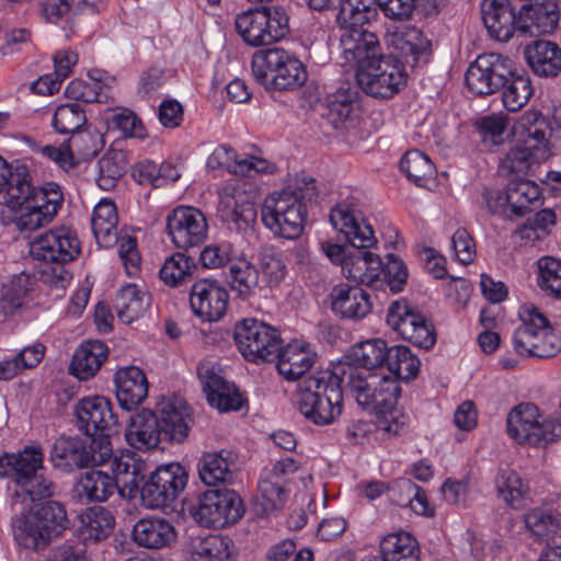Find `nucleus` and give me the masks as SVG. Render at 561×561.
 <instances>
[{
    "label": "nucleus",
    "mask_w": 561,
    "mask_h": 561,
    "mask_svg": "<svg viewBox=\"0 0 561 561\" xmlns=\"http://www.w3.org/2000/svg\"><path fill=\"white\" fill-rule=\"evenodd\" d=\"M353 394H355L358 407L374 413L377 422L359 420L353 437L366 435L374 427L388 436L402 434L407 427V416L394 408L400 387L386 376L368 373L366 376L353 375Z\"/></svg>",
    "instance_id": "1"
},
{
    "label": "nucleus",
    "mask_w": 561,
    "mask_h": 561,
    "mask_svg": "<svg viewBox=\"0 0 561 561\" xmlns=\"http://www.w3.org/2000/svg\"><path fill=\"white\" fill-rule=\"evenodd\" d=\"M351 369V358L344 356L332 369L318 370L305 377L295 392L297 410L316 425H328L342 413V382Z\"/></svg>",
    "instance_id": "2"
},
{
    "label": "nucleus",
    "mask_w": 561,
    "mask_h": 561,
    "mask_svg": "<svg viewBox=\"0 0 561 561\" xmlns=\"http://www.w3.org/2000/svg\"><path fill=\"white\" fill-rule=\"evenodd\" d=\"M317 196L312 178L301 175L285 188L267 195L261 208V220L273 234L294 240L301 236L307 220V202Z\"/></svg>",
    "instance_id": "3"
},
{
    "label": "nucleus",
    "mask_w": 561,
    "mask_h": 561,
    "mask_svg": "<svg viewBox=\"0 0 561 561\" xmlns=\"http://www.w3.org/2000/svg\"><path fill=\"white\" fill-rule=\"evenodd\" d=\"M46 471L44 451L38 444L26 445L16 453L0 456V478H8L16 485L13 504L21 497L32 502L51 497L56 485Z\"/></svg>",
    "instance_id": "4"
},
{
    "label": "nucleus",
    "mask_w": 561,
    "mask_h": 561,
    "mask_svg": "<svg viewBox=\"0 0 561 561\" xmlns=\"http://www.w3.org/2000/svg\"><path fill=\"white\" fill-rule=\"evenodd\" d=\"M520 325L512 336L514 351L524 357L549 358L561 352V333L550 324L547 316L533 304H524L518 311Z\"/></svg>",
    "instance_id": "5"
},
{
    "label": "nucleus",
    "mask_w": 561,
    "mask_h": 561,
    "mask_svg": "<svg viewBox=\"0 0 561 561\" xmlns=\"http://www.w3.org/2000/svg\"><path fill=\"white\" fill-rule=\"evenodd\" d=\"M69 519L65 506L57 501H47L34 506L14 524L16 542L30 550L45 549L68 528Z\"/></svg>",
    "instance_id": "6"
},
{
    "label": "nucleus",
    "mask_w": 561,
    "mask_h": 561,
    "mask_svg": "<svg viewBox=\"0 0 561 561\" xmlns=\"http://www.w3.org/2000/svg\"><path fill=\"white\" fill-rule=\"evenodd\" d=\"M80 252L77 233L67 227L51 229L30 243V253L35 260L57 264L50 273L45 272L44 277L46 283L60 288L71 279L65 265L77 259Z\"/></svg>",
    "instance_id": "7"
},
{
    "label": "nucleus",
    "mask_w": 561,
    "mask_h": 561,
    "mask_svg": "<svg viewBox=\"0 0 561 561\" xmlns=\"http://www.w3.org/2000/svg\"><path fill=\"white\" fill-rule=\"evenodd\" d=\"M252 75L266 90H294L307 80L301 61L282 48H267L254 53Z\"/></svg>",
    "instance_id": "8"
},
{
    "label": "nucleus",
    "mask_w": 561,
    "mask_h": 561,
    "mask_svg": "<svg viewBox=\"0 0 561 561\" xmlns=\"http://www.w3.org/2000/svg\"><path fill=\"white\" fill-rule=\"evenodd\" d=\"M234 27L248 45L267 46L289 34V14L282 5H261L238 13Z\"/></svg>",
    "instance_id": "9"
},
{
    "label": "nucleus",
    "mask_w": 561,
    "mask_h": 561,
    "mask_svg": "<svg viewBox=\"0 0 561 561\" xmlns=\"http://www.w3.org/2000/svg\"><path fill=\"white\" fill-rule=\"evenodd\" d=\"M539 419L535 404L522 403L507 415V433L516 443L531 446H546L561 438V416Z\"/></svg>",
    "instance_id": "10"
},
{
    "label": "nucleus",
    "mask_w": 561,
    "mask_h": 561,
    "mask_svg": "<svg viewBox=\"0 0 561 561\" xmlns=\"http://www.w3.org/2000/svg\"><path fill=\"white\" fill-rule=\"evenodd\" d=\"M379 242L373 225L362 213L353 210V282L374 285L382 272Z\"/></svg>",
    "instance_id": "11"
},
{
    "label": "nucleus",
    "mask_w": 561,
    "mask_h": 561,
    "mask_svg": "<svg viewBox=\"0 0 561 561\" xmlns=\"http://www.w3.org/2000/svg\"><path fill=\"white\" fill-rule=\"evenodd\" d=\"M233 339L242 356L252 363L273 362L283 344L276 328L255 318L237 322Z\"/></svg>",
    "instance_id": "12"
},
{
    "label": "nucleus",
    "mask_w": 561,
    "mask_h": 561,
    "mask_svg": "<svg viewBox=\"0 0 561 561\" xmlns=\"http://www.w3.org/2000/svg\"><path fill=\"white\" fill-rule=\"evenodd\" d=\"M354 76L366 94L380 99H389L399 93L408 78L402 62L392 56H385L355 69Z\"/></svg>",
    "instance_id": "13"
},
{
    "label": "nucleus",
    "mask_w": 561,
    "mask_h": 561,
    "mask_svg": "<svg viewBox=\"0 0 561 561\" xmlns=\"http://www.w3.org/2000/svg\"><path fill=\"white\" fill-rule=\"evenodd\" d=\"M256 193L244 181L226 183L219 190V214L230 230L245 232L256 221Z\"/></svg>",
    "instance_id": "14"
},
{
    "label": "nucleus",
    "mask_w": 561,
    "mask_h": 561,
    "mask_svg": "<svg viewBox=\"0 0 561 561\" xmlns=\"http://www.w3.org/2000/svg\"><path fill=\"white\" fill-rule=\"evenodd\" d=\"M13 184L3 195L4 203L11 209L16 205L34 206L38 211H45L48 208L50 219L57 215L64 203V194L59 184L55 182H46L42 186H34L31 183V176L26 168L18 170Z\"/></svg>",
    "instance_id": "15"
},
{
    "label": "nucleus",
    "mask_w": 561,
    "mask_h": 561,
    "mask_svg": "<svg viewBox=\"0 0 561 561\" xmlns=\"http://www.w3.org/2000/svg\"><path fill=\"white\" fill-rule=\"evenodd\" d=\"M513 75V61L496 53L479 55L465 75L467 88L478 96L491 95L504 88Z\"/></svg>",
    "instance_id": "16"
},
{
    "label": "nucleus",
    "mask_w": 561,
    "mask_h": 561,
    "mask_svg": "<svg viewBox=\"0 0 561 561\" xmlns=\"http://www.w3.org/2000/svg\"><path fill=\"white\" fill-rule=\"evenodd\" d=\"M243 514L240 496L232 490H208L192 507L194 519L202 526L222 528L236 523Z\"/></svg>",
    "instance_id": "17"
},
{
    "label": "nucleus",
    "mask_w": 561,
    "mask_h": 561,
    "mask_svg": "<svg viewBox=\"0 0 561 561\" xmlns=\"http://www.w3.org/2000/svg\"><path fill=\"white\" fill-rule=\"evenodd\" d=\"M187 473L180 463L157 468L140 488V499L145 507L156 510L170 506L184 491Z\"/></svg>",
    "instance_id": "18"
},
{
    "label": "nucleus",
    "mask_w": 561,
    "mask_h": 561,
    "mask_svg": "<svg viewBox=\"0 0 561 561\" xmlns=\"http://www.w3.org/2000/svg\"><path fill=\"white\" fill-rule=\"evenodd\" d=\"M386 320L403 340L415 346L428 350L436 342L433 324L422 313L411 309L407 300L393 301L389 306Z\"/></svg>",
    "instance_id": "19"
},
{
    "label": "nucleus",
    "mask_w": 561,
    "mask_h": 561,
    "mask_svg": "<svg viewBox=\"0 0 561 561\" xmlns=\"http://www.w3.org/2000/svg\"><path fill=\"white\" fill-rule=\"evenodd\" d=\"M167 231L176 248L187 250L206 240L208 224L198 208L179 206L167 217Z\"/></svg>",
    "instance_id": "20"
},
{
    "label": "nucleus",
    "mask_w": 561,
    "mask_h": 561,
    "mask_svg": "<svg viewBox=\"0 0 561 561\" xmlns=\"http://www.w3.org/2000/svg\"><path fill=\"white\" fill-rule=\"evenodd\" d=\"M228 301L229 294L218 280L203 278L191 287L190 306L202 321L220 320L227 311Z\"/></svg>",
    "instance_id": "21"
},
{
    "label": "nucleus",
    "mask_w": 561,
    "mask_h": 561,
    "mask_svg": "<svg viewBox=\"0 0 561 561\" xmlns=\"http://www.w3.org/2000/svg\"><path fill=\"white\" fill-rule=\"evenodd\" d=\"M79 430L88 436L111 433L117 426L112 402L103 396L82 398L76 405Z\"/></svg>",
    "instance_id": "22"
},
{
    "label": "nucleus",
    "mask_w": 561,
    "mask_h": 561,
    "mask_svg": "<svg viewBox=\"0 0 561 561\" xmlns=\"http://www.w3.org/2000/svg\"><path fill=\"white\" fill-rule=\"evenodd\" d=\"M514 133L517 142L529 147L535 156H550L551 129L547 118L537 110H528L516 122Z\"/></svg>",
    "instance_id": "23"
},
{
    "label": "nucleus",
    "mask_w": 561,
    "mask_h": 561,
    "mask_svg": "<svg viewBox=\"0 0 561 561\" xmlns=\"http://www.w3.org/2000/svg\"><path fill=\"white\" fill-rule=\"evenodd\" d=\"M481 15L490 36L500 42H507L518 31L519 13L510 0H483Z\"/></svg>",
    "instance_id": "24"
},
{
    "label": "nucleus",
    "mask_w": 561,
    "mask_h": 561,
    "mask_svg": "<svg viewBox=\"0 0 561 561\" xmlns=\"http://www.w3.org/2000/svg\"><path fill=\"white\" fill-rule=\"evenodd\" d=\"M158 414L144 409L130 416L125 431L127 444L136 450L156 449L163 439Z\"/></svg>",
    "instance_id": "25"
},
{
    "label": "nucleus",
    "mask_w": 561,
    "mask_h": 561,
    "mask_svg": "<svg viewBox=\"0 0 561 561\" xmlns=\"http://www.w3.org/2000/svg\"><path fill=\"white\" fill-rule=\"evenodd\" d=\"M159 425L163 439L182 443L188 435L193 422L190 408L180 398H173L160 403Z\"/></svg>",
    "instance_id": "26"
},
{
    "label": "nucleus",
    "mask_w": 561,
    "mask_h": 561,
    "mask_svg": "<svg viewBox=\"0 0 561 561\" xmlns=\"http://www.w3.org/2000/svg\"><path fill=\"white\" fill-rule=\"evenodd\" d=\"M197 467L201 481L206 485L231 483L238 469V455L229 449L205 453Z\"/></svg>",
    "instance_id": "27"
},
{
    "label": "nucleus",
    "mask_w": 561,
    "mask_h": 561,
    "mask_svg": "<svg viewBox=\"0 0 561 561\" xmlns=\"http://www.w3.org/2000/svg\"><path fill=\"white\" fill-rule=\"evenodd\" d=\"M317 353L309 344L299 341H293L277 352L276 368L278 374L288 381H295L316 364Z\"/></svg>",
    "instance_id": "28"
},
{
    "label": "nucleus",
    "mask_w": 561,
    "mask_h": 561,
    "mask_svg": "<svg viewBox=\"0 0 561 561\" xmlns=\"http://www.w3.org/2000/svg\"><path fill=\"white\" fill-rule=\"evenodd\" d=\"M133 540L142 548L158 550L171 546L176 539L174 526L161 517H144L133 527Z\"/></svg>",
    "instance_id": "29"
},
{
    "label": "nucleus",
    "mask_w": 561,
    "mask_h": 561,
    "mask_svg": "<svg viewBox=\"0 0 561 561\" xmlns=\"http://www.w3.org/2000/svg\"><path fill=\"white\" fill-rule=\"evenodd\" d=\"M115 386L117 401L127 411L142 403L148 394L147 377L136 366L119 368L115 374Z\"/></svg>",
    "instance_id": "30"
},
{
    "label": "nucleus",
    "mask_w": 561,
    "mask_h": 561,
    "mask_svg": "<svg viewBox=\"0 0 561 561\" xmlns=\"http://www.w3.org/2000/svg\"><path fill=\"white\" fill-rule=\"evenodd\" d=\"M560 11L554 1L524 4L519 10L518 31L526 33H552L559 23Z\"/></svg>",
    "instance_id": "31"
},
{
    "label": "nucleus",
    "mask_w": 561,
    "mask_h": 561,
    "mask_svg": "<svg viewBox=\"0 0 561 561\" xmlns=\"http://www.w3.org/2000/svg\"><path fill=\"white\" fill-rule=\"evenodd\" d=\"M525 58L531 70L546 78H553L561 71V48L550 41L537 39L527 45Z\"/></svg>",
    "instance_id": "32"
},
{
    "label": "nucleus",
    "mask_w": 561,
    "mask_h": 561,
    "mask_svg": "<svg viewBox=\"0 0 561 561\" xmlns=\"http://www.w3.org/2000/svg\"><path fill=\"white\" fill-rule=\"evenodd\" d=\"M330 222L340 234L339 242L325 241L321 248L332 263L343 265L346 260V245L351 243V204L339 203L332 207Z\"/></svg>",
    "instance_id": "33"
},
{
    "label": "nucleus",
    "mask_w": 561,
    "mask_h": 561,
    "mask_svg": "<svg viewBox=\"0 0 561 561\" xmlns=\"http://www.w3.org/2000/svg\"><path fill=\"white\" fill-rule=\"evenodd\" d=\"M389 43L407 64H425L431 55V42L416 27L394 32Z\"/></svg>",
    "instance_id": "34"
},
{
    "label": "nucleus",
    "mask_w": 561,
    "mask_h": 561,
    "mask_svg": "<svg viewBox=\"0 0 561 561\" xmlns=\"http://www.w3.org/2000/svg\"><path fill=\"white\" fill-rule=\"evenodd\" d=\"M207 167L209 169L225 168L237 175L252 176L265 171L266 161L255 157L240 159L233 148L221 145L208 157Z\"/></svg>",
    "instance_id": "35"
},
{
    "label": "nucleus",
    "mask_w": 561,
    "mask_h": 561,
    "mask_svg": "<svg viewBox=\"0 0 561 561\" xmlns=\"http://www.w3.org/2000/svg\"><path fill=\"white\" fill-rule=\"evenodd\" d=\"M108 355L107 346L101 341H87L73 354L70 371L80 380L95 376Z\"/></svg>",
    "instance_id": "36"
},
{
    "label": "nucleus",
    "mask_w": 561,
    "mask_h": 561,
    "mask_svg": "<svg viewBox=\"0 0 561 561\" xmlns=\"http://www.w3.org/2000/svg\"><path fill=\"white\" fill-rule=\"evenodd\" d=\"M110 463L119 493L123 496L134 497L139 491L140 481L144 480L145 463L137 460L130 453L114 456Z\"/></svg>",
    "instance_id": "37"
},
{
    "label": "nucleus",
    "mask_w": 561,
    "mask_h": 561,
    "mask_svg": "<svg viewBox=\"0 0 561 561\" xmlns=\"http://www.w3.org/2000/svg\"><path fill=\"white\" fill-rule=\"evenodd\" d=\"M151 295L136 284L123 286L115 299L118 319L129 324L141 318L151 305Z\"/></svg>",
    "instance_id": "38"
},
{
    "label": "nucleus",
    "mask_w": 561,
    "mask_h": 561,
    "mask_svg": "<svg viewBox=\"0 0 561 561\" xmlns=\"http://www.w3.org/2000/svg\"><path fill=\"white\" fill-rule=\"evenodd\" d=\"M416 540L408 533L389 534L380 541V556L362 561H419Z\"/></svg>",
    "instance_id": "39"
},
{
    "label": "nucleus",
    "mask_w": 561,
    "mask_h": 561,
    "mask_svg": "<svg viewBox=\"0 0 561 561\" xmlns=\"http://www.w3.org/2000/svg\"><path fill=\"white\" fill-rule=\"evenodd\" d=\"M50 460L56 468L72 470L88 467L85 443L79 437L61 436L50 450Z\"/></svg>",
    "instance_id": "40"
},
{
    "label": "nucleus",
    "mask_w": 561,
    "mask_h": 561,
    "mask_svg": "<svg viewBox=\"0 0 561 561\" xmlns=\"http://www.w3.org/2000/svg\"><path fill=\"white\" fill-rule=\"evenodd\" d=\"M117 210L112 201L102 199L95 207L91 218V226L96 243L100 247H111L117 239Z\"/></svg>",
    "instance_id": "41"
},
{
    "label": "nucleus",
    "mask_w": 561,
    "mask_h": 561,
    "mask_svg": "<svg viewBox=\"0 0 561 561\" xmlns=\"http://www.w3.org/2000/svg\"><path fill=\"white\" fill-rule=\"evenodd\" d=\"M118 489L114 478L101 470H90L81 476L77 493L82 502H105Z\"/></svg>",
    "instance_id": "42"
},
{
    "label": "nucleus",
    "mask_w": 561,
    "mask_h": 561,
    "mask_svg": "<svg viewBox=\"0 0 561 561\" xmlns=\"http://www.w3.org/2000/svg\"><path fill=\"white\" fill-rule=\"evenodd\" d=\"M561 514L551 507H534L524 514L529 535L539 541L548 540L560 528Z\"/></svg>",
    "instance_id": "43"
},
{
    "label": "nucleus",
    "mask_w": 561,
    "mask_h": 561,
    "mask_svg": "<svg viewBox=\"0 0 561 561\" xmlns=\"http://www.w3.org/2000/svg\"><path fill=\"white\" fill-rule=\"evenodd\" d=\"M497 496L512 508H518L529 493V484L516 471L502 469L494 480Z\"/></svg>",
    "instance_id": "44"
},
{
    "label": "nucleus",
    "mask_w": 561,
    "mask_h": 561,
    "mask_svg": "<svg viewBox=\"0 0 561 561\" xmlns=\"http://www.w3.org/2000/svg\"><path fill=\"white\" fill-rule=\"evenodd\" d=\"M196 270L197 266L193 257L176 252L164 260L159 276L164 285L175 288L191 282Z\"/></svg>",
    "instance_id": "45"
},
{
    "label": "nucleus",
    "mask_w": 561,
    "mask_h": 561,
    "mask_svg": "<svg viewBox=\"0 0 561 561\" xmlns=\"http://www.w3.org/2000/svg\"><path fill=\"white\" fill-rule=\"evenodd\" d=\"M540 195L539 186L525 179L510 181L505 193L507 207L515 216H523L539 201Z\"/></svg>",
    "instance_id": "46"
},
{
    "label": "nucleus",
    "mask_w": 561,
    "mask_h": 561,
    "mask_svg": "<svg viewBox=\"0 0 561 561\" xmlns=\"http://www.w3.org/2000/svg\"><path fill=\"white\" fill-rule=\"evenodd\" d=\"M30 302L27 279L18 277L3 285L0 296V320L7 321L22 313Z\"/></svg>",
    "instance_id": "47"
},
{
    "label": "nucleus",
    "mask_w": 561,
    "mask_h": 561,
    "mask_svg": "<svg viewBox=\"0 0 561 561\" xmlns=\"http://www.w3.org/2000/svg\"><path fill=\"white\" fill-rule=\"evenodd\" d=\"M81 522L80 535L84 540L91 541L106 539L112 534L115 525L113 514L102 506L89 508L81 516Z\"/></svg>",
    "instance_id": "48"
},
{
    "label": "nucleus",
    "mask_w": 561,
    "mask_h": 561,
    "mask_svg": "<svg viewBox=\"0 0 561 561\" xmlns=\"http://www.w3.org/2000/svg\"><path fill=\"white\" fill-rule=\"evenodd\" d=\"M230 288L241 299L254 296L259 288V271L248 260L232 261L229 266Z\"/></svg>",
    "instance_id": "49"
},
{
    "label": "nucleus",
    "mask_w": 561,
    "mask_h": 561,
    "mask_svg": "<svg viewBox=\"0 0 561 561\" xmlns=\"http://www.w3.org/2000/svg\"><path fill=\"white\" fill-rule=\"evenodd\" d=\"M385 364L393 376L404 381L414 379L421 365L420 359L404 345L388 347Z\"/></svg>",
    "instance_id": "50"
},
{
    "label": "nucleus",
    "mask_w": 561,
    "mask_h": 561,
    "mask_svg": "<svg viewBox=\"0 0 561 561\" xmlns=\"http://www.w3.org/2000/svg\"><path fill=\"white\" fill-rule=\"evenodd\" d=\"M386 55L382 54L381 46L376 33L369 28H360L355 33L353 41V70L359 69L362 66L371 64L381 59Z\"/></svg>",
    "instance_id": "51"
},
{
    "label": "nucleus",
    "mask_w": 561,
    "mask_h": 561,
    "mask_svg": "<svg viewBox=\"0 0 561 561\" xmlns=\"http://www.w3.org/2000/svg\"><path fill=\"white\" fill-rule=\"evenodd\" d=\"M309 8L314 11L333 10L336 11L335 24L343 31L340 37L345 61L348 60L351 49L345 45L351 41V0H306Z\"/></svg>",
    "instance_id": "52"
},
{
    "label": "nucleus",
    "mask_w": 561,
    "mask_h": 561,
    "mask_svg": "<svg viewBox=\"0 0 561 561\" xmlns=\"http://www.w3.org/2000/svg\"><path fill=\"white\" fill-rule=\"evenodd\" d=\"M400 170L409 181L417 186H425L434 176L435 168L430 158L420 150H409L400 161Z\"/></svg>",
    "instance_id": "53"
},
{
    "label": "nucleus",
    "mask_w": 561,
    "mask_h": 561,
    "mask_svg": "<svg viewBox=\"0 0 561 561\" xmlns=\"http://www.w3.org/2000/svg\"><path fill=\"white\" fill-rule=\"evenodd\" d=\"M503 89V105L510 112H517L524 107L534 93L530 78L526 75L515 73L514 70Z\"/></svg>",
    "instance_id": "54"
},
{
    "label": "nucleus",
    "mask_w": 561,
    "mask_h": 561,
    "mask_svg": "<svg viewBox=\"0 0 561 561\" xmlns=\"http://www.w3.org/2000/svg\"><path fill=\"white\" fill-rule=\"evenodd\" d=\"M388 345L381 339H370L353 347V365L373 370L385 364Z\"/></svg>",
    "instance_id": "55"
},
{
    "label": "nucleus",
    "mask_w": 561,
    "mask_h": 561,
    "mask_svg": "<svg viewBox=\"0 0 561 561\" xmlns=\"http://www.w3.org/2000/svg\"><path fill=\"white\" fill-rule=\"evenodd\" d=\"M51 124L56 133L71 135L85 126V111L78 103L61 104L55 110Z\"/></svg>",
    "instance_id": "56"
},
{
    "label": "nucleus",
    "mask_w": 561,
    "mask_h": 561,
    "mask_svg": "<svg viewBox=\"0 0 561 561\" xmlns=\"http://www.w3.org/2000/svg\"><path fill=\"white\" fill-rule=\"evenodd\" d=\"M328 119L335 128H346L351 116V85L342 83L334 92L328 95Z\"/></svg>",
    "instance_id": "57"
},
{
    "label": "nucleus",
    "mask_w": 561,
    "mask_h": 561,
    "mask_svg": "<svg viewBox=\"0 0 561 561\" xmlns=\"http://www.w3.org/2000/svg\"><path fill=\"white\" fill-rule=\"evenodd\" d=\"M66 147L67 151L71 152L73 167L80 160L87 161L94 158L101 150L99 135L83 128L71 134L66 142Z\"/></svg>",
    "instance_id": "58"
},
{
    "label": "nucleus",
    "mask_w": 561,
    "mask_h": 561,
    "mask_svg": "<svg viewBox=\"0 0 561 561\" xmlns=\"http://www.w3.org/2000/svg\"><path fill=\"white\" fill-rule=\"evenodd\" d=\"M126 163L119 153H106L99 160L98 185L110 191L116 186L117 181L124 175Z\"/></svg>",
    "instance_id": "59"
},
{
    "label": "nucleus",
    "mask_w": 561,
    "mask_h": 561,
    "mask_svg": "<svg viewBox=\"0 0 561 561\" xmlns=\"http://www.w3.org/2000/svg\"><path fill=\"white\" fill-rule=\"evenodd\" d=\"M538 270L540 288L561 298V259L543 256L538 261Z\"/></svg>",
    "instance_id": "60"
},
{
    "label": "nucleus",
    "mask_w": 561,
    "mask_h": 561,
    "mask_svg": "<svg viewBox=\"0 0 561 561\" xmlns=\"http://www.w3.org/2000/svg\"><path fill=\"white\" fill-rule=\"evenodd\" d=\"M533 153L534 151L529 147L517 142L506 152L501 167L508 173H526L531 164L547 160Z\"/></svg>",
    "instance_id": "61"
},
{
    "label": "nucleus",
    "mask_w": 561,
    "mask_h": 561,
    "mask_svg": "<svg viewBox=\"0 0 561 561\" xmlns=\"http://www.w3.org/2000/svg\"><path fill=\"white\" fill-rule=\"evenodd\" d=\"M13 210L16 211L13 222L22 233H31L53 221L48 208L38 211L34 206L23 204L16 205Z\"/></svg>",
    "instance_id": "62"
},
{
    "label": "nucleus",
    "mask_w": 561,
    "mask_h": 561,
    "mask_svg": "<svg viewBox=\"0 0 561 561\" xmlns=\"http://www.w3.org/2000/svg\"><path fill=\"white\" fill-rule=\"evenodd\" d=\"M196 561H222L229 558L228 540L219 535H209L199 539L194 547Z\"/></svg>",
    "instance_id": "63"
},
{
    "label": "nucleus",
    "mask_w": 561,
    "mask_h": 561,
    "mask_svg": "<svg viewBox=\"0 0 561 561\" xmlns=\"http://www.w3.org/2000/svg\"><path fill=\"white\" fill-rule=\"evenodd\" d=\"M506 117L501 114L483 116L476 122V127L485 146L492 147L503 142Z\"/></svg>",
    "instance_id": "64"
}]
</instances>
